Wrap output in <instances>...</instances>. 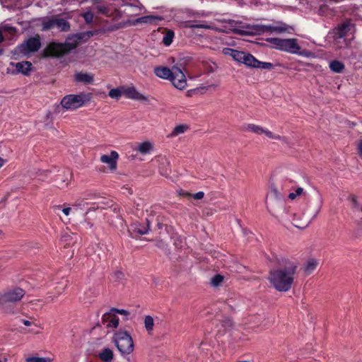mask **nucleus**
Segmentation results:
<instances>
[{
	"instance_id": "obj_36",
	"label": "nucleus",
	"mask_w": 362,
	"mask_h": 362,
	"mask_svg": "<svg viewBox=\"0 0 362 362\" xmlns=\"http://www.w3.org/2000/svg\"><path fill=\"white\" fill-rule=\"evenodd\" d=\"M223 280V276L220 274L215 275L211 280V283L214 286H218Z\"/></svg>"
},
{
	"instance_id": "obj_9",
	"label": "nucleus",
	"mask_w": 362,
	"mask_h": 362,
	"mask_svg": "<svg viewBox=\"0 0 362 362\" xmlns=\"http://www.w3.org/2000/svg\"><path fill=\"white\" fill-rule=\"evenodd\" d=\"M250 28L251 29L250 33L255 35H261L266 33H281L288 30V28L284 25L273 26L271 25L255 24L251 25Z\"/></svg>"
},
{
	"instance_id": "obj_23",
	"label": "nucleus",
	"mask_w": 362,
	"mask_h": 362,
	"mask_svg": "<svg viewBox=\"0 0 362 362\" xmlns=\"http://www.w3.org/2000/svg\"><path fill=\"white\" fill-rule=\"evenodd\" d=\"M329 68L335 73H341L344 69V64L338 60H334L329 63Z\"/></svg>"
},
{
	"instance_id": "obj_11",
	"label": "nucleus",
	"mask_w": 362,
	"mask_h": 362,
	"mask_svg": "<svg viewBox=\"0 0 362 362\" xmlns=\"http://www.w3.org/2000/svg\"><path fill=\"white\" fill-rule=\"evenodd\" d=\"M279 49L293 54L298 53L300 47L298 45L297 40L295 38L281 39Z\"/></svg>"
},
{
	"instance_id": "obj_14",
	"label": "nucleus",
	"mask_w": 362,
	"mask_h": 362,
	"mask_svg": "<svg viewBox=\"0 0 362 362\" xmlns=\"http://www.w3.org/2000/svg\"><path fill=\"white\" fill-rule=\"evenodd\" d=\"M123 95H124L128 98L135 100H147V98L137 91L134 87L123 88Z\"/></svg>"
},
{
	"instance_id": "obj_48",
	"label": "nucleus",
	"mask_w": 362,
	"mask_h": 362,
	"mask_svg": "<svg viewBox=\"0 0 362 362\" xmlns=\"http://www.w3.org/2000/svg\"><path fill=\"white\" fill-rule=\"evenodd\" d=\"M179 194L180 196H182V197H187V198H191L192 197V194L188 192H186V191L181 190L179 192Z\"/></svg>"
},
{
	"instance_id": "obj_62",
	"label": "nucleus",
	"mask_w": 362,
	"mask_h": 362,
	"mask_svg": "<svg viewBox=\"0 0 362 362\" xmlns=\"http://www.w3.org/2000/svg\"><path fill=\"white\" fill-rule=\"evenodd\" d=\"M209 87H215L214 85H211Z\"/></svg>"
},
{
	"instance_id": "obj_56",
	"label": "nucleus",
	"mask_w": 362,
	"mask_h": 362,
	"mask_svg": "<svg viewBox=\"0 0 362 362\" xmlns=\"http://www.w3.org/2000/svg\"><path fill=\"white\" fill-rule=\"evenodd\" d=\"M47 300L48 302H51V301L54 300V298L52 296H48L47 298Z\"/></svg>"
},
{
	"instance_id": "obj_46",
	"label": "nucleus",
	"mask_w": 362,
	"mask_h": 362,
	"mask_svg": "<svg viewBox=\"0 0 362 362\" xmlns=\"http://www.w3.org/2000/svg\"><path fill=\"white\" fill-rule=\"evenodd\" d=\"M113 276L116 279L121 280L124 278V274L120 271H116L113 273Z\"/></svg>"
},
{
	"instance_id": "obj_33",
	"label": "nucleus",
	"mask_w": 362,
	"mask_h": 362,
	"mask_svg": "<svg viewBox=\"0 0 362 362\" xmlns=\"http://www.w3.org/2000/svg\"><path fill=\"white\" fill-rule=\"evenodd\" d=\"M263 134H264L269 139H276V140H281L284 141H286V137H282L279 135L274 134L273 132H272L271 131H269L268 129H264Z\"/></svg>"
},
{
	"instance_id": "obj_45",
	"label": "nucleus",
	"mask_w": 362,
	"mask_h": 362,
	"mask_svg": "<svg viewBox=\"0 0 362 362\" xmlns=\"http://www.w3.org/2000/svg\"><path fill=\"white\" fill-rule=\"evenodd\" d=\"M204 197V193L203 192H198L194 194H192V197H193L194 199H202Z\"/></svg>"
},
{
	"instance_id": "obj_26",
	"label": "nucleus",
	"mask_w": 362,
	"mask_h": 362,
	"mask_svg": "<svg viewBox=\"0 0 362 362\" xmlns=\"http://www.w3.org/2000/svg\"><path fill=\"white\" fill-rule=\"evenodd\" d=\"M349 199L351 202V208L352 209L354 210V211L355 213L356 212H362V206H361L358 202H357V199H356V196L354 195H351L349 197Z\"/></svg>"
},
{
	"instance_id": "obj_35",
	"label": "nucleus",
	"mask_w": 362,
	"mask_h": 362,
	"mask_svg": "<svg viewBox=\"0 0 362 362\" xmlns=\"http://www.w3.org/2000/svg\"><path fill=\"white\" fill-rule=\"evenodd\" d=\"M49 358L46 357H28L25 359V362H50Z\"/></svg>"
},
{
	"instance_id": "obj_34",
	"label": "nucleus",
	"mask_w": 362,
	"mask_h": 362,
	"mask_svg": "<svg viewBox=\"0 0 362 362\" xmlns=\"http://www.w3.org/2000/svg\"><path fill=\"white\" fill-rule=\"evenodd\" d=\"M305 192H304V189L303 187H298L295 192H291L288 194V198L291 199H294L298 196L304 195L305 196Z\"/></svg>"
},
{
	"instance_id": "obj_43",
	"label": "nucleus",
	"mask_w": 362,
	"mask_h": 362,
	"mask_svg": "<svg viewBox=\"0 0 362 362\" xmlns=\"http://www.w3.org/2000/svg\"><path fill=\"white\" fill-rule=\"evenodd\" d=\"M112 313H119L120 315H123L125 316H128L129 315V312L124 309H117V308H112L111 310Z\"/></svg>"
},
{
	"instance_id": "obj_21",
	"label": "nucleus",
	"mask_w": 362,
	"mask_h": 362,
	"mask_svg": "<svg viewBox=\"0 0 362 362\" xmlns=\"http://www.w3.org/2000/svg\"><path fill=\"white\" fill-rule=\"evenodd\" d=\"M189 129V126L187 124H180L176 126L170 134L168 135V138H173L177 136L182 134H184Z\"/></svg>"
},
{
	"instance_id": "obj_16",
	"label": "nucleus",
	"mask_w": 362,
	"mask_h": 362,
	"mask_svg": "<svg viewBox=\"0 0 362 362\" xmlns=\"http://www.w3.org/2000/svg\"><path fill=\"white\" fill-rule=\"evenodd\" d=\"M102 320L103 324L107 323L106 326L107 327L116 328L119 325V318L111 311L104 314Z\"/></svg>"
},
{
	"instance_id": "obj_63",
	"label": "nucleus",
	"mask_w": 362,
	"mask_h": 362,
	"mask_svg": "<svg viewBox=\"0 0 362 362\" xmlns=\"http://www.w3.org/2000/svg\"><path fill=\"white\" fill-rule=\"evenodd\" d=\"M0 362H2L1 360H0Z\"/></svg>"
},
{
	"instance_id": "obj_29",
	"label": "nucleus",
	"mask_w": 362,
	"mask_h": 362,
	"mask_svg": "<svg viewBox=\"0 0 362 362\" xmlns=\"http://www.w3.org/2000/svg\"><path fill=\"white\" fill-rule=\"evenodd\" d=\"M252 68H259L263 69H272L273 68V64L269 62H262L256 59V62H254V65Z\"/></svg>"
},
{
	"instance_id": "obj_41",
	"label": "nucleus",
	"mask_w": 362,
	"mask_h": 362,
	"mask_svg": "<svg viewBox=\"0 0 362 362\" xmlns=\"http://www.w3.org/2000/svg\"><path fill=\"white\" fill-rule=\"evenodd\" d=\"M187 27L190 28H205V29H209L211 28L210 25H205V24H192L190 22H187Z\"/></svg>"
},
{
	"instance_id": "obj_17",
	"label": "nucleus",
	"mask_w": 362,
	"mask_h": 362,
	"mask_svg": "<svg viewBox=\"0 0 362 362\" xmlns=\"http://www.w3.org/2000/svg\"><path fill=\"white\" fill-rule=\"evenodd\" d=\"M74 79L76 82L91 84L94 81V75L88 73L77 72L74 74Z\"/></svg>"
},
{
	"instance_id": "obj_47",
	"label": "nucleus",
	"mask_w": 362,
	"mask_h": 362,
	"mask_svg": "<svg viewBox=\"0 0 362 362\" xmlns=\"http://www.w3.org/2000/svg\"><path fill=\"white\" fill-rule=\"evenodd\" d=\"M298 54L300 55V56H303V57H310L313 55V53L311 52H309V51H302L300 52V50L298 51V53H297Z\"/></svg>"
},
{
	"instance_id": "obj_6",
	"label": "nucleus",
	"mask_w": 362,
	"mask_h": 362,
	"mask_svg": "<svg viewBox=\"0 0 362 362\" xmlns=\"http://www.w3.org/2000/svg\"><path fill=\"white\" fill-rule=\"evenodd\" d=\"M42 28L43 30L57 28L61 32H67L70 30V24L59 16H52L42 19Z\"/></svg>"
},
{
	"instance_id": "obj_4",
	"label": "nucleus",
	"mask_w": 362,
	"mask_h": 362,
	"mask_svg": "<svg viewBox=\"0 0 362 362\" xmlns=\"http://www.w3.org/2000/svg\"><path fill=\"white\" fill-rule=\"evenodd\" d=\"M114 342L122 356L129 355L134 351L132 338L126 332H117L114 336Z\"/></svg>"
},
{
	"instance_id": "obj_54",
	"label": "nucleus",
	"mask_w": 362,
	"mask_h": 362,
	"mask_svg": "<svg viewBox=\"0 0 362 362\" xmlns=\"http://www.w3.org/2000/svg\"><path fill=\"white\" fill-rule=\"evenodd\" d=\"M4 28H5V29H6V28H7L8 30H11V31H12V32H13V33H15V32H16V29H15V28H11V27H8V28H7V27H4Z\"/></svg>"
},
{
	"instance_id": "obj_30",
	"label": "nucleus",
	"mask_w": 362,
	"mask_h": 362,
	"mask_svg": "<svg viewBox=\"0 0 362 362\" xmlns=\"http://www.w3.org/2000/svg\"><path fill=\"white\" fill-rule=\"evenodd\" d=\"M173 37L174 32L172 30H168L163 38V44L166 46H169L172 43Z\"/></svg>"
},
{
	"instance_id": "obj_40",
	"label": "nucleus",
	"mask_w": 362,
	"mask_h": 362,
	"mask_svg": "<svg viewBox=\"0 0 362 362\" xmlns=\"http://www.w3.org/2000/svg\"><path fill=\"white\" fill-rule=\"evenodd\" d=\"M238 52V50H235L231 48H224L223 49V53L226 55L230 56L233 59L235 57V55H237Z\"/></svg>"
},
{
	"instance_id": "obj_44",
	"label": "nucleus",
	"mask_w": 362,
	"mask_h": 362,
	"mask_svg": "<svg viewBox=\"0 0 362 362\" xmlns=\"http://www.w3.org/2000/svg\"><path fill=\"white\" fill-rule=\"evenodd\" d=\"M310 222V220H306L303 223H294V226L298 228H305L309 225Z\"/></svg>"
},
{
	"instance_id": "obj_59",
	"label": "nucleus",
	"mask_w": 362,
	"mask_h": 362,
	"mask_svg": "<svg viewBox=\"0 0 362 362\" xmlns=\"http://www.w3.org/2000/svg\"><path fill=\"white\" fill-rule=\"evenodd\" d=\"M68 185V183H66L64 185H62L61 187H63L64 186H67Z\"/></svg>"
},
{
	"instance_id": "obj_13",
	"label": "nucleus",
	"mask_w": 362,
	"mask_h": 362,
	"mask_svg": "<svg viewBox=\"0 0 362 362\" xmlns=\"http://www.w3.org/2000/svg\"><path fill=\"white\" fill-rule=\"evenodd\" d=\"M234 60L245 64L247 66L253 67L254 62H256V58L249 53L238 51Z\"/></svg>"
},
{
	"instance_id": "obj_24",
	"label": "nucleus",
	"mask_w": 362,
	"mask_h": 362,
	"mask_svg": "<svg viewBox=\"0 0 362 362\" xmlns=\"http://www.w3.org/2000/svg\"><path fill=\"white\" fill-rule=\"evenodd\" d=\"M153 146L151 142L145 141L139 145L137 147V151H139L142 154L148 153L151 149Z\"/></svg>"
},
{
	"instance_id": "obj_28",
	"label": "nucleus",
	"mask_w": 362,
	"mask_h": 362,
	"mask_svg": "<svg viewBox=\"0 0 362 362\" xmlns=\"http://www.w3.org/2000/svg\"><path fill=\"white\" fill-rule=\"evenodd\" d=\"M94 9H95L98 13L103 14L107 16H110L112 14L110 8L104 5H95Z\"/></svg>"
},
{
	"instance_id": "obj_7",
	"label": "nucleus",
	"mask_w": 362,
	"mask_h": 362,
	"mask_svg": "<svg viewBox=\"0 0 362 362\" xmlns=\"http://www.w3.org/2000/svg\"><path fill=\"white\" fill-rule=\"evenodd\" d=\"M90 94H71L63 98L61 104L64 108L75 110L90 100Z\"/></svg>"
},
{
	"instance_id": "obj_15",
	"label": "nucleus",
	"mask_w": 362,
	"mask_h": 362,
	"mask_svg": "<svg viewBox=\"0 0 362 362\" xmlns=\"http://www.w3.org/2000/svg\"><path fill=\"white\" fill-rule=\"evenodd\" d=\"M118 153L116 151H112L110 155H103L100 157V161L108 165L111 170H115L117 168V159Z\"/></svg>"
},
{
	"instance_id": "obj_32",
	"label": "nucleus",
	"mask_w": 362,
	"mask_h": 362,
	"mask_svg": "<svg viewBox=\"0 0 362 362\" xmlns=\"http://www.w3.org/2000/svg\"><path fill=\"white\" fill-rule=\"evenodd\" d=\"M122 94H123V88L122 89L112 88L109 91V96L110 98L116 99V100H119Z\"/></svg>"
},
{
	"instance_id": "obj_22",
	"label": "nucleus",
	"mask_w": 362,
	"mask_h": 362,
	"mask_svg": "<svg viewBox=\"0 0 362 362\" xmlns=\"http://www.w3.org/2000/svg\"><path fill=\"white\" fill-rule=\"evenodd\" d=\"M99 358L104 362H110L113 358V352L111 349L106 348L104 349L100 354Z\"/></svg>"
},
{
	"instance_id": "obj_61",
	"label": "nucleus",
	"mask_w": 362,
	"mask_h": 362,
	"mask_svg": "<svg viewBox=\"0 0 362 362\" xmlns=\"http://www.w3.org/2000/svg\"><path fill=\"white\" fill-rule=\"evenodd\" d=\"M2 54V50L0 49V55Z\"/></svg>"
},
{
	"instance_id": "obj_2",
	"label": "nucleus",
	"mask_w": 362,
	"mask_h": 362,
	"mask_svg": "<svg viewBox=\"0 0 362 362\" xmlns=\"http://www.w3.org/2000/svg\"><path fill=\"white\" fill-rule=\"evenodd\" d=\"M153 72L156 76L170 81L179 90H183L187 86L185 75L177 66H174L171 69L166 66H156Z\"/></svg>"
},
{
	"instance_id": "obj_1",
	"label": "nucleus",
	"mask_w": 362,
	"mask_h": 362,
	"mask_svg": "<svg viewBox=\"0 0 362 362\" xmlns=\"http://www.w3.org/2000/svg\"><path fill=\"white\" fill-rule=\"evenodd\" d=\"M279 267L269 273V280L279 291H288L294 281L298 263L286 257L278 259Z\"/></svg>"
},
{
	"instance_id": "obj_31",
	"label": "nucleus",
	"mask_w": 362,
	"mask_h": 362,
	"mask_svg": "<svg viewBox=\"0 0 362 362\" xmlns=\"http://www.w3.org/2000/svg\"><path fill=\"white\" fill-rule=\"evenodd\" d=\"M246 129L247 130L255 133L257 134H262L264 130L263 127L254 124H248Z\"/></svg>"
},
{
	"instance_id": "obj_38",
	"label": "nucleus",
	"mask_w": 362,
	"mask_h": 362,
	"mask_svg": "<svg viewBox=\"0 0 362 362\" xmlns=\"http://www.w3.org/2000/svg\"><path fill=\"white\" fill-rule=\"evenodd\" d=\"M267 42H270L273 45V47L276 49L279 48L281 39V38H276V37H270L267 40Z\"/></svg>"
},
{
	"instance_id": "obj_50",
	"label": "nucleus",
	"mask_w": 362,
	"mask_h": 362,
	"mask_svg": "<svg viewBox=\"0 0 362 362\" xmlns=\"http://www.w3.org/2000/svg\"><path fill=\"white\" fill-rule=\"evenodd\" d=\"M358 153H359V156L361 157H362V140L359 141L358 143Z\"/></svg>"
},
{
	"instance_id": "obj_55",
	"label": "nucleus",
	"mask_w": 362,
	"mask_h": 362,
	"mask_svg": "<svg viewBox=\"0 0 362 362\" xmlns=\"http://www.w3.org/2000/svg\"><path fill=\"white\" fill-rule=\"evenodd\" d=\"M4 164V160L0 157V168Z\"/></svg>"
},
{
	"instance_id": "obj_12",
	"label": "nucleus",
	"mask_w": 362,
	"mask_h": 362,
	"mask_svg": "<svg viewBox=\"0 0 362 362\" xmlns=\"http://www.w3.org/2000/svg\"><path fill=\"white\" fill-rule=\"evenodd\" d=\"M150 229V223L148 220H146V226H143L138 222H135L132 223L129 228L128 229V232L132 238H134L135 234L138 235H144L148 233Z\"/></svg>"
},
{
	"instance_id": "obj_27",
	"label": "nucleus",
	"mask_w": 362,
	"mask_h": 362,
	"mask_svg": "<svg viewBox=\"0 0 362 362\" xmlns=\"http://www.w3.org/2000/svg\"><path fill=\"white\" fill-rule=\"evenodd\" d=\"M317 266V262L315 259H310L305 267V272L310 274L316 269Z\"/></svg>"
},
{
	"instance_id": "obj_10",
	"label": "nucleus",
	"mask_w": 362,
	"mask_h": 362,
	"mask_svg": "<svg viewBox=\"0 0 362 362\" xmlns=\"http://www.w3.org/2000/svg\"><path fill=\"white\" fill-rule=\"evenodd\" d=\"M33 64L31 62L25 61L21 62H11L8 69L11 70L12 74H23L25 76L30 74L32 70Z\"/></svg>"
},
{
	"instance_id": "obj_20",
	"label": "nucleus",
	"mask_w": 362,
	"mask_h": 362,
	"mask_svg": "<svg viewBox=\"0 0 362 362\" xmlns=\"http://www.w3.org/2000/svg\"><path fill=\"white\" fill-rule=\"evenodd\" d=\"M162 18L156 16H146L139 18L132 22V25H136L139 23H148L152 24L156 23L157 21H160Z\"/></svg>"
},
{
	"instance_id": "obj_49",
	"label": "nucleus",
	"mask_w": 362,
	"mask_h": 362,
	"mask_svg": "<svg viewBox=\"0 0 362 362\" xmlns=\"http://www.w3.org/2000/svg\"><path fill=\"white\" fill-rule=\"evenodd\" d=\"M235 32L236 33V34H238V35H243V36L248 35V33H247L246 31L236 29V30H235Z\"/></svg>"
},
{
	"instance_id": "obj_58",
	"label": "nucleus",
	"mask_w": 362,
	"mask_h": 362,
	"mask_svg": "<svg viewBox=\"0 0 362 362\" xmlns=\"http://www.w3.org/2000/svg\"><path fill=\"white\" fill-rule=\"evenodd\" d=\"M134 6V4H127V6H131V7H132V6Z\"/></svg>"
},
{
	"instance_id": "obj_39",
	"label": "nucleus",
	"mask_w": 362,
	"mask_h": 362,
	"mask_svg": "<svg viewBox=\"0 0 362 362\" xmlns=\"http://www.w3.org/2000/svg\"><path fill=\"white\" fill-rule=\"evenodd\" d=\"M86 199H88V198H86V197L78 199L75 202L73 206L84 208L88 204V203L86 202Z\"/></svg>"
},
{
	"instance_id": "obj_60",
	"label": "nucleus",
	"mask_w": 362,
	"mask_h": 362,
	"mask_svg": "<svg viewBox=\"0 0 362 362\" xmlns=\"http://www.w3.org/2000/svg\"><path fill=\"white\" fill-rule=\"evenodd\" d=\"M274 192L275 194H277V191L276 189H274Z\"/></svg>"
},
{
	"instance_id": "obj_37",
	"label": "nucleus",
	"mask_w": 362,
	"mask_h": 362,
	"mask_svg": "<svg viewBox=\"0 0 362 362\" xmlns=\"http://www.w3.org/2000/svg\"><path fill=\"white\" fill-rule=\"evenodd\" d=\"M221 326L225 329H228L230 328H231L233 325V320L230 319V318H224L223 320H222L221 321Z\"/></svg>"
},
{
	"instance_id": "obj_53",
	"label": "nucleus",
	"mask_w": 362,
	"mask_h": 362,
	"mask_svg": "<svg viewBox=\"0 0 362 362\" xmlns=\"http://www.w3.org/2000/svg\"><path fill=\"white\" fill-rule=\"evenodd\" d=\"M134 6L136 7V9H138L139 11H141L143 8V6L139 3V2H137V4L136 5H134Z\"/></svg>"
},
{
	"instance_id": "obj_19",
	"label": "nucleus",
	"mask_w": 362,
	"mask_h": 362,
	"mask_svg": "<svg viewBox=\"0 0 362 362\" xmlns=\"http://www.w3.org/2000/svg\"><path fill=\"white\" fill-rule=\"evenodd\" d=\"M351 30V23L349 22H345L339 25L334 31L336 35L341 38L346 35V34Z\"/></svg>"
},
{
	"instance_id": "obj_52",
	"label": "nucleus",
	"mask_w": 362,
	"mask_h": 362,
	"mask_svg": "<svg viewBox=\"0 0 362 362\" xmlns=\"http://www.w3.org/2000/svg\"><path fill=\"white\" fill-rule=\"evenodd\" d=\"M21 322L25 326H30L33 323V322L28 320H21Z\"/></svg>"
},
{
	"instance_id": "obj_25",
	"label": "nucleus",
	"mask_w": 362,
	"mask_h": 362,
	"mask_svg": "<svg viewBox=\"0 0 362 362\" xmlns=\"http://www.w3.org/2000/svg\"><path fill=\"white\" fill-rule=\"evenodd\" d=\"M144 326L148 334H151L153 329L154 320L151 315H146L144 317Z\"/></svg>"
},
{
	"instance_id": "obj_42",
	"label": "nucleus",
	"mask_w": 362,
	"mask_h": 362,
	"mask_svg": "<svg viewBox=\"0 0 362 362\" xmlns=\"http://www.w3.org/2000/svg\"><path fill=\"white\" fill-rule=\"evenodd\" d=\"M84 21L87 23H90L93 21V13L90 11H88L82 14Z\"/></svg>"
},
{
	"instance_id": "obj_3",
	"label": "nucleus",
	"mask_w": 362,
	"mask_h": 362,
	"mask_svg": "<svg viewBox=\"0 0 362 362\" xmlns=\"http://www.w3.org/2000/svg\"><path fill=\"white\" fill-rule=\"evenodd\" d=\"M24 295L25 291L20 288H16L0 294V309L6 312L10 311V306L21 300Z\"/></svg>"
},
{
	"instance_id": "obj_5",
	"label": "nucleus",
	"mask_w": 362,
	"mask_h": 362,
	"mask_svg": "<svg viewBox=\"0 0 362 362\" xmlns=\"http://www.w3.org/2000/svg\"><path fill=\"white\" fill-rule=\"evenodd\" d=\"M68 38L64 43H51L47 48V53L53 57H61L75 49L78 45V40Z\"/></svg>"
},
{
	"instance_id": "obj_18",
	"label": "nucleus",
	"mask_w": 362,
	"mask_h": 362,
	"mask_svg": "<svg viewBox=\"0 0 362 362\" xmlns=\"http://www.w3.org/2000/svg\"><path fill=\"white\" fill-rule=\"evenodd\" d=\"M157 161L159 163V172L160 175L166 176L170 172V161L165 157H158Z\"/></svg>"
},
{
	"instance_id": "obj_51",
	"label": "nucleus",
	"mask_w": 362,
	"mask_h": 362,
	"mask_svg": "<svg viewBox=\"0 0 362 362\" xmlns=\"http://www.w3.org/2000/svg\"><path fill=\"white\" fill-rule=\"evenodd\" d=\"M71 211V207H66V208L63 209L62 212L66 216H68V215H69V213H70Z\"/></svg>"
},
{
	"instance_id": "obj_57",
	"label": "nucleus",
	"mask_w": 362,
	"mask_h": 362,
	"mask_svg": "<svg viewBox=\"0 0 362 362\" xmlns=\"http://www.w3.org/2000/svg\"><path fill=\"white\" fill-rule=\"evenodd\" d=\"M4 40V37H3V35L1 33V32L0 31V43Z\"/></svg>"
},
{
	"instance_id": "obj_8",
	"label": "nucleus",
	"mask_w": 362,
	"mask_h": 362,
	"mask_svg": "<svg viewBox=\"0 0 362 362\" xmlns=\"http://www.w3.org/2000/svg\"><path fill=\"white\" fill-rule=\"evenodd\" d=\"M41 46L39 37H30L16 47V51L23 55L37 52Z\"/></svg>"
}]
</instances>
